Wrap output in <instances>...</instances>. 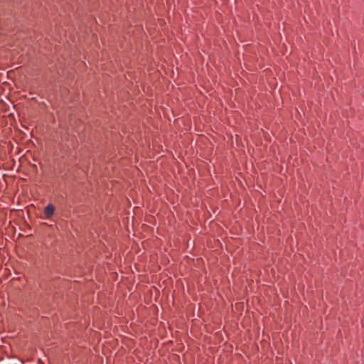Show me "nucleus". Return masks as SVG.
I'll return each instance as SVG.
<instances>
[{
    "mask_svg": "<svg viewBox=\"0 0 364 364\" xmlns=\"http://www.w3.org/2000/svg\"><path fill=\"white\" fill-rule=\"evenodd\" d=\"M55 211V207L52 204H48L44 209V214L47 218H50Z\"/></svg>",
    "mask_w": 364,
    "mask_h": 364,
    "instance_id": "obj_1",
    "label": "nucleus"
}]
</instances>
